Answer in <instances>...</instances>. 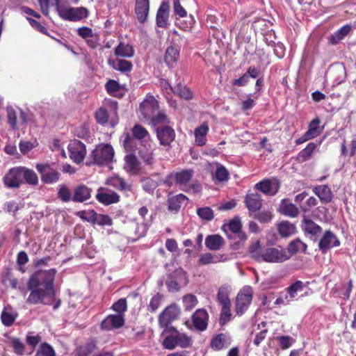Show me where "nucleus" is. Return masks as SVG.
Listing matches in <instances>:
<instances>
[{
	"label": "nucleus",
	"instance_id": "10",
	"mask_svg": "<svg viewBox=\"0 0 356 356\" xmlns=\"http://www.w3.org/2000/svg\"><path fill=\"white\" fill-rule=\"evenodd\" d=\"M70 158L76 163H81L86 155V145L78 140H71L67 146Z\"/></svg>",
	"mask_w": 356,
	"mask_h": 356
},
{
	"label": "nucleus",
	"instance_id": "48",
	"mask_svg": "<svg viewBox=\"0 0 356 356\" xmlns=\"http://www.w3.org/2000/svg\"><path fill=\"white\" fill-rule=\"evenodd\" d=\"M252 217L259 221L261 223H268L271 221L273 214L270 211H263L258 213H252Z\"/></svg>",
	"mask_w": 356,
	"mask_h": 356
},
{
	"label": "nucleus",
	"instance_id": "11",
	"mask_svg": "<svg viewBox=\"0 0 356 356\" xmlns=\"http://www.w3.org/2000/svg\"><path fill=\"white\" fill-rule=\"evenodd\" d=\"M346 76L345 66L341 63L332 65L326 73L327 79L332 81L334 84H339L343 82Z\"/></svg>",
	"mask_w": 356,
	"mask_h": 356
},
{
	"label": "nucleus",
	"instance_id": "27",
	"mask_svg": "<svg viewBox=\"0 0 356 356\" xmlns=\"http://www.w3.org/2000/svg\"><path fill=\"white\" fill-rule=\"evenodd\" d=\"M188 198L183 194H179L172 196L168 199V210L174 212H178L181 207L186 204Z\"/></svg>",
	"mask_w": 356,
	"mask_h": 356
},
{
	"label": "nucleus",
	"instance_id": "23",
	"mask_svg": "<svg viewBox=\"0 0 356 356\" xmlns=\"http://www.w3.org/2000/svg\"><path fill=\"white\" fill-rule=\"evenodd\" d=\"M149 10V0H136L135 12L137 19L140 23H144L147 20Z\"/></svg>",
	"mask_w": 356,
	"mask_h": 356
},
{
	"label": "nucleus",
	"instance_id": "37",
	"mask_svg": "<svg viewBox=\"0 0 356 356\" xmlns=\"http://www.w3.org/2000/svg\"><path fill=\"white\" fill-rule=\"evenodd\" d=\"M263 250L259 241L252 243L248 248L250 257L257 261H262L263 260Z\"/></svg>",
	"mask_w": 356,
	"mask_h": 356
},
{
	"label": "nucleus",
	"instance_id": "54",
	"mask_svg": "<svg viewBox=\"0 0 356 356\" xmlns=\"http://www.w3.org/2000/svg\"><path fill=\"white\" fill-rule=\"evenodd\" d=\"M60 177V173L56 170H51L42 177V181L46 184L56 182Z\"/></svg>",
	"mask_w": 356,
	"mask_h": 356
},
{
	"label": "nucleus",
	"instance_id": "36",
	"mask_svg": "<svg viewBox=\"0 0 356 356\" xmlns=\"http://www.w3.org/2000/svg\"><path fill=\"white\" fill-rule=\"evenodd\" d=\"M278 232L282 237H289L296 232V228L293 224L282 221L278 225Z\"/></svg>",
	"mask_w": 356,
	"mask_h": 356
},
{
	"label": "nucleus",
	"instance_id": "31",
	"mask_svg": "<svg viewBox=\"0 0 356 356\" xmlns=\"http://www.w3.org/2000/svg\"><path fill=\"white\" fill-rule=\"evenodd\" d=\"M314 191L322 202L328 203L331 202L332 199V193L327 186L322 185L316 186Z\"/></svg>",
	"mask_w": 356,
	"mask_h": 356
},
{
	"label": "nucleus",
	"instance_id": "25",
	"mask_svg": "<svg viewBox=\"0 0 356 356\" xmlns=\"http://www.w3.org/2000/svg\"><path fill=\"white\" fill-rule=\"evenodd\" d=\"M108 63L113 67V69L122 73L130 72L133 67V65L130 61L119 58L116 59H108Z\"/></svg>",
	"mask_w": 356,
	"mask_h": 356
},
{
	"label": "nucleus",
	"instance_id": "15",
	"mask_svg": "<svg viewBox=\"0 0 356 356\" xmlns=\"http://www.w3.org/2000/svg\"><path fill=\"white\" fill-rule=\"evenodd\" d=\"M244 202L249 211L250 216H252V213L258 211L262 207L261 195L256 192L248 193L245 197Z\"/></svg>",
	"mask_w": 356,
	"mask_h": 356
},
{
	"label": "nucleus",
	"instance_id": "52",
	"mask_svg": "<svg viewBox=\"0 0 356 356\" xmlns=\"http://www.w3.org/2000/svg\"><path fill=\"white\" fill-rule=\"evenodd\" d=\"M173 334L177 346L186 348L190 345L191 339L186 334L179 332H175Z\"/></svg>",
	"mask_w": 356,
	"mask_h": 356
},
{
	"label": "nucleus",
	"instance_id": "18",
	"mask_svg": "<svg viewBox=\"0 0 356 356\" xmlns=\"http://www.w3.org/2000/svg\"><path fill=\"white\" fill-rule=\"evenodd\" d=\"M156 136L162 145H169L175 138V133L169 126L159 127L156 129Z\"/></svg>",
	"mask_w": 356,
	"mask_h": 356
},
{
	"label": "nucleus",
	"instance_id": "43",
	"mask_svg": "<svg viewBox=\"0 0 356 356\" xmlns=\"http://www.w3.org/2000/svg\"><path fill=\"white\" fill-rule=\"evenodd\" d=\"M108 184L120 191H129L131 188L130 185L120 177H112L108 181Z\"/></svg>",
	"mask_w": 356,
	"mask_h": 356
},
{
	"label": "nucleus",
	"instance_id": "62",
	"mask_svg": "<svg viewBox=\"0 0 356 356\" xmlns=\"http://www.w3.org/2000/svg\"><path fill=\"white\" fill-rule=\"evenodd\" d=\"M215 177L219 181H227L229 178V172L224 166L220 165L215 172Z\"/></svg>",
	"mask_w": 356,
	"mask_h": 356
},
{
	"label": "nucleus",
	"instance_id": "55",
	"mask_svg": "<svg viewBox=\"0 0 356 356\" xmlns=\"http://www.w3.org/2000/svg\"><path fill=\"white\" fill-rule=\"evenodd\" d=\"M218 261V257L209 252L201 254L198 260V263L200 265H207L209 264L217 263Z\"/></svg>",
	"mask_w": 356,
	"mask_h": 356
},
{
	"label": "nucleus",
	"instance_id": "33",
	"mask_svg": "<svg viewBox=\"0 0 356 356\" xmlns=\"http://www.w3.org/2000/svg\"><path fill=\"white\" fill-rule=\"evenodd\" d=\"M179 57L178 49L174 47L167 48L165 54L164 60L169 67H173L176 65Z\"/></svg>",
	"mask_w": 356,
	"mask_h": 356
},
{
	"label": "nucleus",
	"instance_id": "46",
	"mask_svg": "<svg viewBox=\"0 0 356 356\" xmlns=\"http://www.w3.org/2000/svg\"><path fill=\"white\" fill-rule=\"evenodd\" d=\"M173 13L176 18H183L187 17V11L184 6L181 3L180 0L172 1Z\"/></svg>",
	"mask_w": 356,
	"mask_h": 356
},
{
	"label": "nucleus",
	"instance_id": "64",
	"mask_svg": "<svg viewBox=\"0 0 356 356\" xmlns=\"http://www.w3.org/2000/svg\"><path fill=\"white\" fill-rule=\"evenodd\" d=\"M202 187L201 184L197 181H195L192 182L191 184L188 185L185 188H183V191L187 192V193H200L202 191Z\"/></svg>",
	"mask_w": 356,
	"mask_h": 356
},
{
	"label": "nucleus",
	"instance_id": "28",
	"mask_svg": "<svg viewBox=\"0 0 356 356\" xmlns=\"http://www.w3.org/2000/svg\"><path fill=\"white\" fill-rule=\"evenodd\" d=\"M209 127L207 123L204 122L195 129L194 135L195 138V143L198 146H203L207 143V135L209 132Z\"/></svg>",
	"mask_w": 356,
	"mask_h": 356
},
{
	"label": "nucleus",
	"instance_id": "12",
	"mask_svg": "<svg viewBox=\"0 0 356 356\" xmlns=\"http://www.w3.org/2000/svg\"><path fill=\"white\" fill-rule=\"evenodd\" d=\"M280 187V182L275 179H264L255 184L257 190L270 196L275 195L278 192Z\"/></svg>",
	"mask_w": 356,
	"mask_h": 356
},
{
	"label": "nucleus",
	"instance_id": "63",
	"mask_svg": "<svg viewBox=\"0 0 356 356\" xmlns=\"http://www.w3.org/2000/svg\"><path fill=\"white\" fill-rule=\"evenodd\" d=\"M150 122L154 126H157L159 124H165L166 122H168V119L165 113L158 112L156 115L155 113L150 119Z\"/></svg>",
	"mask_w": 356,
	"mask_h": 356
},
{
	"label": "nucleus",
	"instance_id": "34",
	"mask_svg": "<svg viewBox=\"0 0 356 356\" xmlns=\"http://www.w3.org/2000/svg\"><path fill=\"white\" fill-rule=\"evenodd\" d=\"M280 211L291 218L296 217L299 213V210L296 206L292 203H286L285 200H283L280 204Z\"/></svg>",
	"mask_w": 356,
	"mask_h": 356
},
{
	"label": "nucleus",
	"instance_id": "39",
	"mask_svg": "<svg viewBox=\"0 0 356 356\" xmlns=\"http://www.w3.org/2000/svg\"><path fill=\"white\" fill-rule=\"evenodd\" d=\"M38 3L43 15L48 16L49 13V6H54L57 11L58 7L60 5V0H38Z\"/></svg>",
	"mask_w": 356,
	"mask_h": 356
},
{
	"label": "nucleus",
	"instance_id": "35",
	"mask_svg": "<svg viewBox=\"0 0 356 356\" xmlns=\"http://www.w3.org/2000/svg\"><path fill=\"white\" fill-rule=\"evenodd\" d=\"M132 134L134 138L140 140L141 144L151 140L148 131L140 124H136L133 127Z\"/></svg>",
	"mask_w": 356,
	"mask_h": 356
},
{
	"label": "nucleus",
	"instance_id": "6",
	"mask_svg": "<svg viewBox=\"0 0 356 356\" xmlns=\"http://www.w3.org/2000/svg\"><path fill=\"white\" fill-rule=\"evenodd\" d=\"M188 283V277L186 272L179 268L170 273L166 280V286L168 291L171 292L178 291L183 286H186Z\"/></svg>",
	"mask_w": 356,
	"mask_h": 356
},
{
	"label": "nucleus",
	"instance_id": "59",
	"mask_svg": "<svg viewBox=\"0 0 356 356\" xmlns=\"http://www.w3.org/2000/svg\"><path fill=\"white\" fill-rule=\"evenodd\" d=\"M95 346L94 341H90L78 348V354L81 356H87L94 350Z\"/></svg>",
	"mask_w": 356,
	"mask_h": 356
},
{
	"label": "nucleus",
	"instance_id": "1",
	"mask_svg": "<svg viewBox=\"0 0 356 356\" xmlns=\"http://www.w3.org/2000/svg\"><path fill=\"white\" fill-rule=\"evenodd\" d=\"M55 273V269H50L48 271H39L31 276L27 284V289L30 291L26 299L28 304L44 303L45 297L54 296L53 280Z\"/></svg>",
	"mask_w": 356,
	"mask_h": 356
},
{
	"label": "nucleus",
	"instance_id": "56",
	"mask_svg": "<svg viewBox=\"0 0 356 356\" xmlns=\"http://www.w3.org/2000/svg\"><path fill=\"white\" fill-rule=\"evenodd\" d=\"M36 356H55V351L49 344L43 343L38 350Z\"/></svg>",
	"mask_w": 356,
	"mask_h": 356
},
{
	"label": "nucleus",
	"instance_id": "2",
	"mask_svg": "<svg viewBox=\"0 0 356 356\" xmlns=\"http://www.w3.org/2000/svg\"><path fill=\"white\" fill-rule=\"evenodd\" d=\"M24 181L28 184L35 186L38 184V177L32 169L24 166L10 168L3 178L4 185L9 188H18Z\"/></svg>",
	"mask_w": 356,
	"mask_h": 356
},
{
	"label": "nucleus",
	"instance_id": "13",
	"mask_svg": "<svg viewBox=\"0 0 356 356\" xmlns=\"http://www.w3.org/2000/svg\"><path fill=\"white\" fill-rule=\"evenodd\" d=\"M180 311L179 307L175 305H172L165 308V309L160 314L159 321L163 327L168 325L179 315Z\"/></svg>",
	"mask_w": 356,
	"mask_h": 356
},
{
	"label": "nucleus",
	"instance_id": "49",
	"mask_svg": "<svg viewBox=\"0 0 356 356\" xmlns=\"http://www.w3.org/2000/svg\"><path fill=\"white\" fill-rule=\"evenodd\" d=\"M197 214L202 220L207 221L211 220L214 217L213 210L209 207L197 209Z\"/></svg>",
	"mask_w": 356,
	"mask_h": 356
},
{
	"label": "nucleus",
	"instance_id": "42",
	"mask_svg": "<svg viewBox=\"0 0 356 356\" xmlns=\"http://www.w3.org/2000/svg\"><path fill=\"white\" fill-rule=\"evenodd\" d=\"M319 123L320 120L317 118L314 119L309 125L308 130L305 133L306 134V138L309 140L312 139L320 134L319 130Z\"/></svg>",
	"mask_w": 356,
	"mask_h": 356
},
{
	"label": "nucleus",
	"instance_id": "14",
	"mask_svg": "<svg viewBox=\"0 0 356 356\" xmlns=\"http://www.w3.org/2000/svg\"><path fill=\"white\" fill-rule=\"evenodd\" d=\"M96 199L104 205H109L118 202L120 195L111 190L100 188L96 194Z\"/></svg>",
	"mask_w": 356,
	"mask_h": 356
},
{
	"label": "nucleus",
	"instance_id": "21",
	"mask_svg": "<svg viewBox=\"0 0 356 356\" xmlns=\"http://www.w3.org/2000/svg\"><path fill=\"white\" fill-rule=\"evenodd\" d=\"M124 323L122 314H113L108 316L102 323L101 327L104 330H112L122 327Z\"/></svg>",
	"mask_w": 356,
	"mask_h": 356
},
{
	"label": "nucleus",
	"instance_id": "24",
	"mask_svg": "<svg viewBox=\"0 0 356 356\" xmlns=\"http://www.w3.org/2000/svg\"><path fill=\"white\" fill-rule=\"evenodd\" d=\"M232 343L231 338L226 334H220L213 337L211 342V346L216 350H220L227 348Z\"/></svg>",
	"mask_w": 356,
	"mask_h": 356
},
{
	"label": "nucleus",
	"instance_id": "3",
	"mask_svg": "<svg viewBox=\"0 0 356 356\" xmlns=\"http://www.w3.org/2000/svg\"><path fill=\"white\" fill-rule=\"evenodd\" d=\"M114 149L109 144H102L97 145L91 152L87 165H102L109 163L114 157Z\"/></svg>",
	"mask_w": 356,
	"mask_h": 356
},
{
	"label": "nucleus",
	"instance_id": "38",
	"mask_svg": "<svg viewBox=\"0 0 356 356\" xmlns=\"http://www.w3.org/2000/svg\"><path fill=\"white\" fill-rule=\"evenodd\" d=\"M316 147L317 145L316 143H309L305 149L299 152L298 155V160L300 162H305L309 160Z\"/></svg>",
	"mask_w": 356,
	"mask_h": 356
},
{
	"label": "nucleus",
	"instance_id": "26",
	"mask_svg": "<svg viewBox=\"0 0 356 356\" xmlns=\"http://www.w3.org/2000/svg\"><path fill=\"white\" fill-rule=\"evenodd\" d=\"M92 189L84 186L80 185L74 188L72 200L76 202H83L88 200L91 196Z\"/></svg>",
	"mask_w": 356,
	"mask_h": 356
},
{
	"label": "nucleus",
	"instance_id": "41",
	"mask_svg": "<svg viewBox=\"0 0 356 356\" xmlns=\"http://www.w3.org/2000/svg\"><path fill=\"white\" fill-rule=\"evenodd\" d=\"M307 245L302 242L300 239H295L292 241L288 246V254L291 255L296 253L297 252H305L307 250Z\"/></svg>",
	"mask_w": 356,
	"mask_h": 356
},
{
	"label": "nucleus",
	"instance_id": "51",
	"mask_svg": "<svg viewBox=\"0 0 356 356\" xmlns=\"http://www.w3.org/2000/svg\"><path fill=\"white\" fill-rule=\"evenodd\" d=\"M143 188L149 193H152L157 188L159 184L156 181L152 178L147 177L142 180Z\"/></svg>",
	"mask_w": 356,
	"mask_h": 356
},
{
	"label": "nucleus",
	"instance_id": "17",
	"mask_svg": "<svg viewBox=\"0 0 356 356\" xmlns=\"http://www.w3.org/2000/svg\"><path fill=\"white\" fill-rule=\"evenodd\" d=\"M301 227L305 234L309 235L314 241L317 239L322 232V228L306 216L303 217Z\"/></svg>",
	"mask_w": 356,
	"mask_h": 356
},
{
	"label": "nucleus",
	"instance_id": "22",
	"mask_svg": "<svg viewBox=\"0 0 356 356\" xmlns=\"http://www.w3.org/2000/svg\"><path fill=\"white\" fill-rule=\"evenodd\" d=\"M170 6L168 2L163 1L160 5L156 13V24L161 28L167 27L168 24Z\"/></svg>",
	"mask_w": 356,
	"mask_h": 356
},
{
	"label": "nucleus",
	"instance_id": "50",
	"mask_svg": "<svg viewBox=\"0 0 356 356\" xmlns=\"http://www.w3.org/2000/svg\"><path fill=\"white\" fill-rule=\"evenodd\" d=\"M17 316L16 313L3 310L1 316L2 323L6 326L12 325L15 321Z\"/></svg>",
	"mask_w": 356,
	"mask_h": 356
},
{
	"label": "nucleus",
	"instance_id": "53",
	"mask_svg": "<svg viewBox=\"0 0 356 356\" xmlns=\"http://www.w3.org/2000/svg\"><path fill=\"white\" fill-rule=\"evenodd\" d=\"M58 197L64 202L72 200V193L70 190L65 185H60L58 191Z\"/></svg>",
	"mask_w": 356,
	"mask_h": 356
},
{
	"label": "nucleus",
	"instance_id": "61",
	"mask_svg": "<svg viewBox=\"0 0 356 356\" xmlns=\"http://www.w3.org/2000/svg\"><path fill=\"white\" fill-rule=\"evenodd\" d=\"M94 224H97L98 225L104 226L108 225L111 226L112 225L111 218L107 216L104 214H98L96 213V216L95 218Z\"/></svg>",
	"mask_w": 356,
	"mask_h": 356
},
{
	"label": "nucleus",
	"instance_id": "30",
	"mask_svg": "<svg viewBox=\"0 0 356 356\" xmlns=\"http://www.w3.org/2000/svg\"><path fill=\"white\" fill-rule=\"evenodd\" d=\"M124 168L132 174H136L140 170V162L137 157L131 154L124 158Z\"/></svg>",
	"mask_w": 356,
	"mask_h": 356
},
{
	"label": "nucleus",
	"instance_id": "40",
	"mask_svg": "<svg viewBox=\"0 0 356 356\" xmlns=\"http://www.w3.org/2000/svg\"><path fill=\"white\" fill-rule=\"evenodd\" d=\"M350 26L346 25L341 27L339 30L336 31L332 36L330 37V42L333 44H337L344 38L346 35H347L350 31Z\"/></svg>",
	"mask_w": 356,
	"mask_h": 356
},
{
	"label": "nucleus",
	"instance_id": "5",
	"mask_svg": "<svg viewBox=\"0 0 356 356\" xmlns=\"http://www.w3.org/2000/svg\"><path fill=\"white\" fill-rule=\"evenodd\" d=\"M194 175V172L191 169H183L178 171H174L169 174L163 181L167 186H172L174 184L178 185L181 190L187 186Z\"/></svg>",
	"mask_w": 356,
	"mask_h": 356
},
{
	"label": "nucleus",
	"instance_id": "9",
	"mask_svg": "<svg viewBox=\"0 0 356 356\" xmlns=\"http://www.w3.org/2000/svg\"><path fill=\"white\" fill-rule=\"evenodd\" d=\"M252 299V289L250 286L244 287L237 295L236 300V311L242 315L246 311Z\"/></svg>",
	"mask_w": 356,
	"mask_h": 356
},
{
	"label": "nucleus",
	"instance_id": "45",
	"mask_svg": "<svg viewBox=\"0 0 356 356\" xmlns=\"http://www.w3.org/2000/svg\"><path fill=\"white\" fill-rule=\"evenodd\" d=\"M305 286L302 281L298 280L287 288V294L291 301L296 297L297 293L303 290Z\"/></svg>",
	"mask_w": 356,
	"mask_h": 356
},
{
	"label": "nucleus",
	"instance_id": "4",
	"mask_svg": "<svg viewBox=\"0 0 356 356\" xmlns=\"http://www.w3.org/2000/svg\"><path fill=\"white\" fill-rule=\"evenodd\" d=\"M58 16L67 21L77 22L88 17L89 11L84 7H71L65 3H60L58 7Z\"/></svg>",
	"mask_w": 356,
	"mask_h": 356
},
{
	"label": "nucleus",
	"instance_id": "58",
	"mask_svg": "<svg viewBox=\"0 0 356 356\" xmlns=\"http://www.w3.org/2000/svg\"><path fill=\"white\" fill-rule=\"evenodd\" d=\"M222 305V310H221V314H220V323L221 325H224L227 321L230 320L231 317V310H230V305Z\"/></svg>",
	"mask_w": 356,
	"mask_h": 356
},
{
	"label": "nucleus",
	"instance_id": "8",
	"mask_svg": "<svg viewBox=\"0 0 356 356\" xmlns=\"http://www.w3.org/2000/svg\"><path fill=\"white\" fill-rule=\"evenodd\" d=\"M159 104L153 96H147L140 104L138 114L142 119L150 120L152 116L158 111Z\"/></svg>",
	"mask_w": 356,
	"mask_h": 356
},
{
	"label": "nucleus",
	"instance_id": "29",
	"mask_svg": "<svg viewBox=\"0 0 356 356\" xmlns=\"http://www.w3.org/2000/svg\"><path fill=\"white\" fill-rule=\"evenodd\" d=\"M224 244L223 238L218 234L209 235L205 238V245L211 250H218Z\"/></svg>",
	"mask_w": 356,
	"mask_h": 356
},
{
	"label": "nucleus",
	"instance_id": "20",
	"mask_svg": "<svg viewBox=\"0 0 356 356\" xmlns=\"http://www.w3.org/2000/svg\"><path fill=\"white\" fill-rule=\"evenodd\" d=\"M208 320L209 315L205 309H197L192 316L193 323L195 327L200 331L207 329Z\"/></svg>",
	"mask_w": 356,
	"mask_h": 356
},
{
	"label": "nucleus",
	"instance_id": "19",
	"mask_svg": "<svg viewBox=\"0 0 356 356\" xmlns=\"http://www.w3.org/2000/svg\"><path fill=\"white\" fill-rule=\"evenodd\" d=\"M154 145L152 140L140 144L138 154L140 158L147 165H152L154 163L153 152Z\"/></svg>",
	"mask_w": 356,
	"mask_h": 356
},
{
	"label": "nucleus",
	"instance_id": "7",
	"mask_svg": "<svg viewBox=\"0 0 356 356\" xmlns=\"http://www.w3.org/2000/svg\"><path fill=\"white\" fill-rule=\"evenodd\" d=\"M291 254L284 248H266L263 250V260L267 263H283L289 259Z\"/></svg>",
	"mask_w": 356,
	"mask_h": 356
},
{
	"label": "nucleus",
	"instance_id": "16",
	"mask_svg": "<svg viewBox=\"0 0 356 356\" xmlns=\"http://www.w3.org/2000/svg\"><path fill=\"white\" fill-rule=\"evenodd\" d=\"M339 241L337 236L330 231H326L318 242L320 250L325 253L332 248L339 246Z\"/></svg>",
	"mask_w": 356,
	"mask_h": 356
},
{
	"label": "nucleus",
	"instance_id": "32",
	"mask_svg": "<svg viewBox=\"0 0 356 356\" xmlns=\"http://www.w3.org/2000/svg\"><path fill=\"white\" fill-rule=\"evenodd\" d=\"M114 54L118 57L131 58L134 55V50L130 44L120 42L114 50Z\"/></svg>",
	"mask_w": 356,
	"mask_h": 356
},
{
	"label": "nucleus",
	"instance_id": "60",
	"mask_svg": "<svg viewBox=\"0 0 356 356\" xmlns=\"http://www.w3.org/2000/svg\"><path fill=\"white\" fill-rule=\"evenodd\" d=\"M97 122L102 125H104L108 122V113L106 108H100L95 115Z\"/></svg>",
	"mask_w": 356,
	"mask_h": 356
},
{
	"label": "nucleus",
	"instance_id": "47",
	"mask_svg": "<svg viewBox=\"0 0 356 356\" xmlns=\"http://www.w3.org/2000/svg\"><path fill=\"white\" fill-rule=\"evenodd\" d=\"M183 304L186 310H191L197 305V298L193 294H187L182 298Z\"/></svg>",
	"mask_w": 356,
	"mask_h": 356
},
{
	"label": "nucleus",
	"instance_id": "57",
	"mask_svg": "<svg viewBox=\"0 0 356 356\" xmlns=\"http://www.w3.org/2000/svg\"><path fill=\"white\" fill-rule=\"evenodd\" d=\"M8 122L13 129H17V112L12 107H8L6 109Z\"/></svg>",
	"mask_w": 356,
	"mask_h": 356
},
{
	"label": "nucleus",
	"instance_id": "44",
	"mask_svg": "<svg viewBox=\"0 0 356 356\" xmlns=\"http://www.w3.org/2000/svg\"><path fill=\"white\" fill-rule=\"evenodd\" d=\"M229 288L228 286H221L218 292V301L220 305H230V300L229 298Z\"/></svg>",
	"mask_w": 356,
	"mask_h": 356
}]
</instances>
